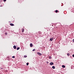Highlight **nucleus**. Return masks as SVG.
Instances as JSON below:
<instances>
[{
	"label": "nucleus",
	"instance_id": "1",
	"mask_svg": "<svg viewBox=\"0 0 74 74\" xmlns=\"http://www.w3.org/2000/svg\"><path fill=\"white\" fill-rule=\"evenodd\" d=\"M37 53L38 55H39V56H41V55H42V54L40 53V52H37Z\"/></svg>",
	"mask_w": 74,
	"mask_h": 74
},
{
	"label": "nucleus",
	"instance_id": "2",
	"mask_svg": "<svg viewBox=\"0 0 74 74\" xmlns=\"http://www.w3.org/2000/svg\"><path fill=\"white\" fill-rule=\"evenodd\" d=\"M30 46L31 47H33V44L32 43L30 44Z\"/></svg>",
	"mask_w": 74,
	"mask_h": 74
},
{
	"label": "nucleus",
	"instance_id": "3",
	"mask_svg": "<svg viewBox=\"0 0 74 74\" xmlns=\"http://www.w3.org/2000/svg\"><path fill=\"white\" fill-rule=\"evenodd\" d=\"M50 65H53V63L52 62H50Z\"/></svg>",
	"mask_w": 74,
	"mask_h": 74
},
{
	"label": "nucleus",
	"instance_id": "4",
	"mask_svg": "<svg viewBox=\"0 0 74 74\" xmlns=\"http://www.w3.org/2000/svg\"><path fill=\"white\" fill-rule=\"evenodd\" d=\"M13 48L14 49H16V47L15 45L14 46Z\"/></svg>",
	"mask_w": 74,
	"mask_h": 74
},
{
	"label": "nucleus",
	"instance_id": "5",
	"mask_svg": "<svg viewBox=\"0 0 74 74\" xmlns=\"http://www.w3.org/2000/svg\"><path fill=\"white\" fill-rule=\"evenodd\" d=\"M53 40V38H51L50 39V40L52 41Z\"/></svg>",
	"mask_w": 74,
	"mask_h": 74
},
{
	"label": "nucleus",
	"instance_id": "6",
	"mask_svg": "<svg viewBox=\"0 0 74 74\" xmlns=\"http://www.w3.org/2000/svg\"><path fill=\"white\" fill-rule=\"evenodd\" d=\"M10 25H11V26H14V25L12 23H10Z\"/></svg>",
	"mask_w": 74,
	"mask_h": 74
},
{
	"label": "nucleus",
	"instance_id": "7",
	"mask_svg": "<svg viewBox=\"0 0 74 74\" xmlns=\"http://www.w3.org/2000/svg\"><path fill=\"white\" fill-rule=\"evenodd\" d=\"M52 68L53 69H55V66H52Z\"/></svg>",
	"mask_w": 74,
	"mask_h": 74
},
{
	"label": "nucleus",
	"instance_id": "8",
	"mask_svg": "<svg viewBox=\"0 0 74 74\" xmlns=\"http://www.w3.org/2000/svg\"><path fill=\"white\" fill-rule=\"evenodd\" d=\"M62 67H63V68H65V66H64V65H62Z\"/></svg>",
	"mask_w": 74,
	"mask_h": 74
},
{
	"label": "nucleus",
	"instance_id": "9",
	"mask_svg": "<svg viewBox=\"0 0 74 74\" xmlns=\"http://www.w3.org/2000/svg\"><path fill=\"white\" fill-rule=\"evenodd\" d=\"M19 49H20V47H17V50H19Z\"/></svg>",
	"mask_w": 74,
	"mask_h": 74
},
{
	"label": "nucleus",
	"instance_id": "10",
	"mask_svg": "<svg viewBox=\"0 0 74 74\" xmlns=\"http://www.w3.org/2000/svg\"><path fill=\"white\" fill-rule=\"evenodd\" d=\"M22 32H24V29L23 28L22 29Z\"/></svg>",
	"mask_w": 74,
	"mask_h": 74
},
{
	"label": "nucleus",
	"instance_id": "11",
	"mask_svg": "<svg viewBox=\"0 0 74 74\" xmlns=\"http://www.w3.org/2000/svg\"><path fill=\"white\" fill-rule=\"evenodd\" d=\"M24 58H26V57H27V56L25 55V56H24Z\"/></svg>",
	"mask_w": 74,
	"mask_h": 74
},
{
	"label": "nucleus",
	"instance_id": "12",
	"mask_svg": "<svg viewBox=\"0 0 74 74\" xmlns=\"http://www.w3.org/2000/svg\"><path fill=\"white\" fill-rule=\"evenodd\" d=\"M26 64L27 66H28V65H29V63H27Z\"/></svg>",
	"mask_w": 74,
	"mask_h": 74
},
{
	"label": "nucleus",
	"instance_id": "13",
	"mask_svg": "<svg viewBox=\"0 0 74 74\" xmlns=\"http://www.w3.org/2000/svg\"><path fill=\"white\" fill-rule=\"evenodd\" d=\"M51 58H52V57H51V56L49 57V59H51Z\"/></svg>",
	"mask_w": 74,
	"mask_h": 74
},
{
	"label": "nucleus",
	"instance_id": "14",
	"mask_svg": "<svg viewBox=\"0 0 74 74\" xmlns=\"http://www.w3.org/2000/svg\"><path fill=\"white\" fill-rule=\"evenodd\" d=\"M36 51L35 49H34L32 50L33 51Z\"/></svg>",
	"mask_w": 74,
	"mask_h": 74
},
{
	"label": "nucleus",
	"instance_id": "15",
	"mask_svg": "<svg viewBox=\"0 0 74 74\" xmlns=\"http://www.w3.org/2000/svg\"><path fill=\"white\" fill-rule=\"evenodd\" d=\"M58 12V10H56V12L57 13Z\"/></svg>",
	"mask_w": 74,
	"mask_h": 74
},
{
	"label": "nucleus",
	"instance_id": "16",
	"mask_svg": "<svg viewBox=\"0 0 74 74\" xmlns=\"http://www.w3.org/2000/svg\"><path fill=\"white\" fill-rule=\"evenodd\" d=\"M67 55L68 56H70V54H69V53L67 54Z\"/></svg>",
	"mask_w": 74,
	"mask_h": 74
},
{
	"label": "nucleus",
	"instance_id": "17",
	"mask_svg": "<svg viewBox=\"0 0 74 74\" xmlns=\"http://www.w3.org/2000/svg\"><path fill=\"white\" fill-rule=\"evenodd\" d=\"M12 58H15V56H13Z\"/></svg>",
	"mask_w": 74,
	"mask_h": 74
},
{
	"label": "nucleus",
	"instance_id": "18",
	"mask_svg": "<svg viewBox=\"0 0 74 74\" xmlns=\"http://www.w3.org/2000/svg\"><path fill=\"white\" fill-rule=\"evenodd\" d=\"M5 35H7L8 34L7 33H5Z\"/></svg>",
	"mask_w": 74,
	"mask_h": 74
},
{
	"label": "nucleus",
	"instance_id": "19",
	"mask_svg": "<svg viewBox=\"0 0 74 74\" xmlns=\"http://www.w3.org/2000/svg\"><path fill=\"white\" fill-rule=\"evenodd\" d=\"M49 63V62H48V61H47V64H48Z\"/></svg>",
	"mask_w": 74,
	"mask_h": 74
},
{
	"label": "nucleus",
	"instance_id": "20",
	"mask_svg": "<svg viewBox=\"0 0 74 74\" xmlns=\"http://www.w3.org/2000/svg\"><path fill=\"white\" fill-rule=\"evenodd\" d=\"M3 1L5 2V1H6V0H3Z\"/></svg>",
	"mask_w": 74,
	"mask_h": 74
},
{
	"label": "nucleus",
	"instance_id": "21",
	"mask_svg": "<svg viewBox=\"0 0 74 74\" xmlns=\"http://www.w3.org/2000/svg\"><path fill=\"white\" fill-rule=\"evenodd\" d=\"M72 56H73V57H74V54H73V55H72Z\"/></svg>",
	"mask_w": 74,
	"mask_h": 74
},
{
	"label": "nucleus",
	"instance_id": "22",
	"mask_svg": "<svg viewBox=\"0 0 74 74\" xmlns=\"http://www.w3.org/2000/svg\"><path fill=\"white\" fill-rule=\"evenodd\" d=\"M73 42H74V39L73 40Z\"/></svg>",
	"mask_w": 74,
	"mask_h": 74
},
{
	"label": "nucleus",
	"instance_id": "23",
	"mask_svg": "<svg viewBox=\"0 0 74 74\" xmlns=\"http://www.w3.org/2000/svg\"><path fill=\"white\" fill-rule=\"evenodd\" d=\"M0 7H2V5H1Z\"/></svg>",
	"mask_w": 74,
	"mask_h": 74
}]
</instances>
